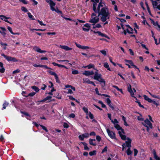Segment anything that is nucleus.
I'll return each mask as SVG.
<instances>
[{
  "mask_svg": "<svg viewBox=\"0 0 160 160\" xmlns=\"http://www.w3.org/2000/svg\"><path fill=\"white\" fill-rule=\"evenodd\" d=\"M105 4L101 2H99L97 8V12L98 13V16H100V20L103 22H105L104 25L108 23L107 20L109 19L110 14L108 8L104 6Z\"/></svg>",
  "mask_w": 160,
  "mask_h": 160,
  "instance_id": "obj_1",
  "label": "nucleus"
},
{
  "mask_svg": "<svg viewBox=\"0 0 160 160\" xmlns=\"http://www.w3.org/2000/svg\"><path fill=\"white\" fill-rule=\"evenodd\" d=\"M96 71L95 72V75L93 77V78L96 80L101 83L102 87H104L105 85V80L102 78V75L101 74L98 73V70L96 69Z\"/></svg>",
  "mask_w": 160,
  "mask_h": 160,
  "instance_id": "obj_2",
  "label": "nucleus"
},
{
  "mask_svg": "<svg viewBox=\"0 0 160 160\" xmlns=\"http://www.w3.org/2000/svg\"><path fill=\"white\" fill-rule=\"evenodd\" d=\"M98 15H97L95 13H92L91 15V19L89 21L90 23H92L93 25L98 22L99 21Z\"/></svg>",
  "mask_w": 160,
  "mask_h": 160,
  "instance_id": "obj_3",
  "label": "nucleus"
},
{
  "mask_svg": "<svg viewBox=\"0 0 160 160\" xmlns=\"http://www.w3.org/2000/svg\"><path fill=\"white\" fill-rule=\"evenodd\" d=\"M115 127L118 130H121L120 131H119L118 132L119 134L120 137L121 138V139L123 140H125L126 139V136L124 135V133L123 130L122 129H121V128L118 124L116 125L115 126Z\"/></svg>",
  "mask_w": 160,
  "mask_h": 160,
  "instance_id": "obj_4",
  "label": "nucleus"
},
{
  "mask_svg": "<svg viewBox=\"0 0 160 160\" xmlns=\"http://www.w3.org/2000/svg\"><path fill=\"white\" fill-rule=\"evenodd\" d=\"M128 92H129L131 96L132 97H134L136 98V99L137 100V98L135 97L134 96V92H136V90L134 88H133V90H132L131 88V86L130 84H128Z\"/></svg>",
  "mask_w": 160,
  "mask_h": 160,
  "instance_id": "obj_5",
  "label": "nucleus"
},
{
  "mask_svg": "<svg viewBox=\"0 0 160 160\" xmlns=\"http://www.w3.org/2000/svg\"><path fill=\"white\" fill-rule=\"evenodd\" d=\"M142 123L146 127H149L151 128H152V124L148 119L145 120L144 122H142Z\"/></svg>",
  "mask_w": 160,
  "mask_h": 160,
  "instance_id": "obj_6",
  "label": "nucleus"
},
{
  "mask_svg": "<svg viewBox=\"0 0 160 160\" xmlns=\"http://www.w3.org/2000/svg\"><path fill=\"white\" fill-rule=\"evenodd\" d=\"M107 132L109 136L112 139H116L115 134L113 132L111 131L109 129H107Z\"/></svg>",
  "mask_w": 160,
  "mask_h": 160,
  "instance_id": "obj_7",
  "label": "nucleus"
},
{
  "mask_svg": "<svg viewBox=\"0 0 160 160\" xmlns=\"http://www.w3.org/2000/svg\"><path fill=\"white\" fill-rule=\"evenodd\" d=\"M93 2V10L95 12H96L97 8H96V6L97 5V3L99 2V0H92Z\"/></svg>",
  "mask_w": 160,
  "mask_h": 160,
  "instance_id": "obj_8",
  "label": "nucleus"
},
{
  "mask_svg": "<svg viewBox=\"0 0 160 160\" xmlns=\"http://www.w3.org/2000/svg\"><path fill=\"white\" fill-rule=\"evenodd\" d=\"M127 140V141H126L125 142L127 147H128V148H130L131 147V144L132 141L131 139L129 138H126V139L125 140Z\"/></svg>",
  "mask_w": 160,
  "mask_h": 160,
  "instance_id": "obj_9",
  "label": "nucleus"
},
{
  "mask_svg": "<svg viewBox=\"0 0 160 160\" xmlns=\"http://www.w3.org/2000/svg\"><path fill=\"white\" fill-rule=\"evenodd\" d=\"M33 49L35 51L41 53H44L46 52V51L41 50L39 47L37 46H35L33 47Z\"/></svg>",
  "mask_w": 160,
  "mask_h": 160,
  "instance_id": "obj_10",
  "label": "nucleus"
},
{
  "mask_svg": "<svg viewBox=\"0 0 160 160\" xmlns=\"http://www.w3.org/2000/svg\"><path fill=\"white\" fill-rule=\"evenodd\" d=\"M89 137V134L88 133H85L80 135L78 137L81 140H83L85 138H87Z\"/></svg>",
  "mask_w": 160,
  "mask_h": 160,
  "instance_id": "obj_11",
  "label": "nucleus"
},
{
  "mask_svg": "<svg viewBox=\"0 0 160 160\" xmlns=\"http://www.w3.org/2000/svg\"><path fill=\"white\" fill-rule=\"evenodd\" d=\"M59 48L64 49L66 51H70L72 50V48H70L68 46L66 45H60L59 46Z\"/></svg>",
  "mask_w": 160,
  "mask_h": 160,
  "instance_id": "obj_12",
  "label": "nucleus"
},
{
  "mask_svg": "<svg viewBox=\"0 0 160 160\" xmlns=\"http://www.w3.org/2000/svg\"><path fill=\"white\" fill-rule=\"evenodd\" d=\"M0 18H1V19L4 20L5 22L12 24L11 23L7 20V19L10 18V17H7L3 15H0Z\"/></svg>",
  "mask_w": 160,
  "mask_h": 160,
  "instance_id": "obj_13",
  "label": "nucleus"
},
{
  "mask_svg": "<svg viewBox=\"0 0 160 160\" xmlns=\"http://www.w3.org/2000/svg\"><path fill=\"white\" fill-rule=\"evenodd\" d=\"M6 59L8 61H13L14 62H17L18 61V60L16 59L15 58L8 56H7Z\"/></svg>",
  "mask_w": 160,
  "mask_h": 160,
  "instance_id": "obj_14",
  "label": "nucleus"
},
{
  "mask_svg": "<svg viewBox=\"0 0 160 160\" xmlns=\"http://www.w3.org/2000/svg\"><path fill=\"white\" fill-rule=\"evenodd\" d=\"M83 75H85L86 76H88L94 74V72L93 71H85L82 73Z\"/></svg>",
  "mask_w": 160,
  "mask_h": 160,
  "instance_id": "obj_15",
  "label": "nucleus"
},
{
  "mask_svg": "<svg viewBox=\"0 0 160 160\" xmlns=\"http://www.w3.org/2000/svg\"><path fill=\"white\" fill-rule=\"evenodd\" d=\"M127 27V31L128 33H132L133 32V29L129 25L126 26Z\"/></svg>",
  "mask_w": 160,
  "mask_h": 160,
  "instance_id": "obj_16",
  "label": "nucleus"
},
{
  "mask_svg": "<svg viewBox=\"0 0 160 160\" xmlns=\"http://www.w3.org/2000/svg\"><path fill=\"white\" fill-rule=\"evenodd\" d=\"M152 152L153 154L154 158L156 160H160V158L157 155L155 150H153Z\"/></svg>",
  "mask_w": 160,
  "mask_h": 160,
  "instance_id": "obj_17",
  "label": "nucleus"
},
{
  "mask_svg": "<svg viewBox=\"0 0 160 160\" xmlns=\"http://www.w3.org/2000/svg\"><path fill=\"white\" fill-rule=\"evenodd\" d=\"M106 102L108 104V105L112 109L114 110V107L112 106L111 103V101L109 98H107L106 99Z\"/></svg>",
  "mask_w": 160,
  "mask_h": 160,
  "instance_id": "obj_18",
  "label": "nucleus"
},
{
  "mask_svg": "<svg viewBox=\"0 0 160 160\" xmlns=\"http://www.w3.org/2000/svg\"><path fill=\"white\" fill-rule=\"evenodd\" d=\"M143 97L144 99L148 101L149 102L151 103L152 102V100L149 98L148 96H147L146 95H143Z\"/></svg>",
  "mask_w": 160,
  "mask_h": 160,
  "instance_id": "obj_19",
  "label": "nucleus"
},
{
  "mask_svg": "<svg viewBox=\"0 0 160 160\" xmlns=\"http://www.w3.org/2000/svg\"><path fill=\"white\" fill-rule=\"evenodd\" d=\"M84 83H87L88 84H90L91 81H90L88 78H84L83 79Z\"/></svg>",
  "mask_w": 160,
  "mask_h": 160,
  "instance_id": "obj_20",
  "label": "nucleus"
},
{
  "mask_svg": "<svg viewBox=\"0 0 160 160\" xmlns=\"http://www.w3.org/2000/svg\"><path fill=\"white\" fill-rule=\"evenodd\" d=\"M52 98V97L51 96H48L45 98H44L43 99L40 100L41 102H45L46 101L49 100H50Z\"/></svg>",
  "mask_w": 160,
  "mask_h": 160,
  "instance_id": "obj_21",
  "label": "nucleus"
},
{
  "mask_svg": "<svg viewBox=\"0 0 160 160\" xmlns=\"http://www.w3.org/2000/svg\"><path fill=\"white\" fill-rule=\"evenodd\" d=\"M95 139H90L89 140V143L90 145L95 146L96 144L94 142H93L95 141Z\"/></svg>",
  "mask_w": 160,
  "mask_h": 160,
  "instance_id": "obj_22",
  "label": "nucleus"
},
{
  "mask_svg": "<svg viewBox=\"0 0 160 160\" xmlns=\"http://www.w3.org/2000/svg\"><path fill=\"white\" fill-rule=\"evenodd\" d=\"M85 68H88V69H90L91 68H94L95 67V66L94 64L90 63L87 66L85 67Z\"/></svg>",
  "mask_w": 160,
  "mask_h": 160,
  "instance_id": "obj_23",
  "label": "nucleus"
},
{
  "mask_svg": "<svg viewBox=\"0 0 160 160\" xmlns=\"http://www.w3.org/2000/svg\"><path fill=\"white\" fill-rule=\"evenodd\" d=\"M104 67L106 68L109 71H111V70L110 69V68L109 67V66L108 65V64L107 62H105L104 63Z\"/></svg>",
  "mask_w": 160,
  "mask_h": 160,
  "instance_id": "obj_24",
  "label": "nucleus"
},
{
  "mask_svg": "<svg viewBox=\"0 0 160 160\" xmlns=\"http://www.w3.org/2000/svg\"><path fill=\"white\" fill-rule=\"evenodd\" d=\"M9 105V103L7 102H5L3 104L2 109H6V107H7Z\"/></svg>",
  "mask_w": 160,
  "mask_h": 160,
  "instance_id": "obj_25",
  "label": "nucleus"
},
{
  "mask_svg": "<svg viewBox=\"0 0 160 160\" xmlns=\"http://www.w3.org/2000/svg\"><path fill=\"white\" fill-rule=\"evenodd\" d=\"M126 152L127 155H129L132 154V152L130 150V148H129L127 150Z\"/></svg>",
  "mask_w": 160,
  "mask_h": 160,
  "instance_id": "obj_26",
  "label": "nucleus"
},
{
  "mask_svg": "<svg viewBox=\"0 0 160 160\" xmlns=\"http://www.w3.org/2000/svg\"><path fill=\"white\" fill-rule=\"evenodd\" d=\"M82 143L83 144V145L84 146V149L85 150H89V148L87 146V144L85 142H82Z\"/></svg>",
  "mask_w": 160,
  "mask_h": 160,
  "instance_id": "obj_27",
  "label": "nucleus"
},
{
  "mask_svg": "<svg viewBox=\"0 0 160 160\" xmlns=\"http://www.w3.org/2000/svg\"><path fill=\"white\" fill-rule=\"evenodd\" d=\"M102 27V26L99 23H98L96 25H94L92 28H99Z\"/></svg>",
  "mask_w": 160,
  "mask_h": 160,
  "instance_id": "obj_28",
  "label": "nucleus"
},
{
  "mask_svg": "<svg viewBox=\"0 0 160 160\" xmlns=\"http://www.w3.org/2000/svg\"><path fill=\"white\" fill-rule=\"evenodd\" d=\"M32 88L36 92H38L39 90V89L36 86H33L32 87Z\"/></svg>",
  "mask_w": 160,
  "mask_h": 160,
  "instance_id": "obj_29",
  "label": "nucleus"
},
{
  "mask_svg": "<svg viewBox=\"0 0 160 160\" xmlns=\"http://www.w3.org/2000/svg\"><path fill=\"white\" fill-rule=\"evenodd\" d=\"M97 33L98 34L99 36H101L103 37L107 38V36L106 35L103 34L100 32L98 31V32H97Z\"/></svg>",
  "mask_w": 160,
  "mask_h": 160,
  "instance_id": "obj_30",
  "label": "nucleus"
},
{
  "mask_svg": "<svg viewBox=\"0 0 160 160\" xmlns=\"http://www.w3.org/2000/svg\"><path fill=\"white\" fill-rule=\"evenodd\" d=\"M112 87H113L114 88L117 89V90L118 91H120L122 93H123V92H122V89L119 88L118 87L116 86L113 85V86Z\"/></svg>",
  "mask_w": 160,
  "mask_h": 160,
  "instance_id": "obj_31",
  "label": "nucleus"
},
{
  "mask_svg": "<svg viewBox=\"0 0 160 160\" xmlns=\"http://www.w3.org/2000/svg\"><path fill=\"white\" fill-rule=\"evenodd\" d=\"M65 87L66 88H71V89L73 90L74 91H75V88L72 86L71 85H67L65 86Z\"/></svg>",
  "mask_w": 160,
  "mask_h": 160,
  "instance_id": "obj_32",
  "label": "nucleus"
},
{
  "mask_svg": "<svg viewBox=\"0 0 160 160\" xmlns=\"http://www.w3.org/2000/svg\"><path fill=\"white\" fill-rule=\"evenodd\" d=\"M49 4L51 7L54 6L55 4L52 0H49Z\"/></svg>",
  "mask_w": 160,
  "mask_h": 160,
  "instance_id": "obj_33",
  "label": "nucleus"
},
{
  "mask_svg": "<svg viewBox=\"0 0 160 160\" xmlns=\"http://www.w3.org/2000/svg\"><path fill=\"white\" fill-rule=\"evenodd\" d=\"M91 48L90 47L86 46H82L81 49H90Z\"/></svg>",
  "mask_w": 160,
  "mask_h": 160,
  "instance_id": "obj_34",
  "label": "nucleus"
},
{
  "mask_svg": "<svg viewBox=\"0 0 160 160\" xmlns=\"http://www.w3.org/2000/svg\"><path fill=\"white\" fill-rule=\"evenodd\" d=\"M82 109L83 111L85 112L87 114L88 113V109L86 107H84L82 108Z\"/></svg>",
  "mask_w": 160,
  "mask_h": 160,
  "instance_id": "obj_35",
  "label": "nucleus"
},
{
  "mask_svg": "<svg viewBox=\"0 0 160 160\" xmlns=\"http://www.w3.org/2000/svg\"><path fill=\"white\" fill-rule=\"evenodd\" d=\"M48 72L51 75L54 76V77H55L56 75H57L56 73H55V72H53L51 71H49Z\"/></svg>",
  "mask_w": 160,
  "mask_h": 160,
  "instance_id": "obj_36",
  "label": "nucleus"
},
{
  "mask_svg": "<svg viewBox=\"0 0 160 160\" xmlns=\"http://www.w3.org/2000/svg\"><path fill=\"white\" fill-rule=\"evenodd\" d=\"M36 94V92H32L29 93L28 95L26 96V97L30 96L32 97Z\"/></svg>",
  "mask_w": 160,
  "mask_h": 160,
  "instance_id": "obj_37",
  "label": "nucleus"
},
{
  "mask_svg": "<svg viewBox=\"0 0 160 160\" xmlns=\"http://www.w3.org/2000/svg\"><path fill=\"white\" fill-rule=\"evenodd\" d=\"M28 17L31 19L32 20H34L35 18H32L33 17V16L31 15V13L29 12L28 13Z\"/></svg>",
  "mask_w": 160,
  "mask_h": 160,
  "instance_id": "obj_38",
  "label": "nucleus"
},
{
  "mask_svg": "<svg viewBox=\"0 0 160 160\" xmlns=\"http://www.w3.org/2000/svg\"><path fill=\"white\" fill-rule=\"evenodd\" d=\"M21 10L25 12H28L27 9L24 7H22Z\"/></svg>",
  "mask_w": 160,
  "mask_h": 160,
  "instance_id": "obj_39",
  "label": "nucleus"
},
{
  "mask_svg": "<svg viewBox=\"0 0 160 160\" xmlns=\"http://www.w3.org/2000/svg\"><path fill=\"white\" fill-rule=\"evenodd\" d=\"M0 44L1 45L3 46H5V47L4 48V49H6V46H7V44L6 43H3L2 42H0Z\"/></svg>",
  "mask_w": 160,
  "mask_h": 160,
  "instance_id": "obj_40",
  "label": "nucleus"
},
{
  "mask_svg": "<svg viewBox=\"0 0 160 160\" xmlns=\"http://www.w3.org/2000/svg\"><path fill=\"white\" fill-rule=\"evenodd\" d=\"M42 128L46 132H48V131L47 128L44 126L42 125H40Z\"/></svg>",
  "mask_w": 160,
  "mask_h": 160,
  "instance_id": "obj_41",
  "label": "nucleus"
},
{
  "mask_svg": "<svg viewBox=\"0 0 160 160\" xmlns=\"http://www.w3.org/2000/svg\"><path fill=\"white\" fill-rule=\"evenodd\" d=\"M72 73L73 74H77L78 73V71L77 70H74L72 71Z\"/></svg>",
  "mask_w": 160,
  "mask_h": 160,
  "instance_id": "obj_42",
  "label": "nucleus"
},
{
  "mask_svg": "<svg viewBox=\"0 0 160 160\" xmlns=\"http://www.w3.org/2000/svg\"><path fill=\"white\" fill-rule=\"evenodd\" d=\"M88 115H89V117L91 119H92L93 118V115L92 114L91 112H89L88 113Z\"/></svg>",
  "mask_w": 160,
  "mask_h": 160,
  "instance_id": "obj_43",
  "label": "nucleus"
},
{
  "mask_svg": "<svg viewBox=\"0 0 160 160\" xmlns=\"http://www.w3.org/2000/svg\"><path fill=\"white\" fill-rule=\"evenodd\" d=\"M8 29L12 34H14V33L13 32L12 28L11 27L9 26L8 27Z\"/></svg>",
  "mask_w": 160,
  "mask_h": 160,
  "instance_id": "obj_44",
  "label": "nucleus"
},
{
  "mask_svg": "<svg viewBox=\"0 0 160 160\" xmlns=\"http://www.w3.org/2000/svg\"><path fill=\"white\" fill-rule=\"evenodd\" d=\"M100 52L104 56H106V51L104 50H101Z\"/></svg>",
  "mask_w": 160,
  "mask_h": 160,
  "instance_id": "obj_45",
  "label": "nucleus"
},
{
  "mask_svg": "<svg viewBox=\"0 0 160 160\" xmlns=\"http://www.w3.org/2000/svg\"><path fill=\"white\" fill-rule=\"evenodd\" d=\"M5 69L3 67H2L0 68V72L2 73H3L4 72Z\"/></svg>",
  "mask_w": 160,
  "mask_h": 160,
  "instance_id": "obj_46",
  "label": "nucleus"
},
{
  "mask_svg": "<svg viewBox=\"0 0 160 160\" xmlns=\"http://www.w3.org/2000/svg\"><path fill=\"white\" fill-rule=\"evenodd\" d=\"M38 22L39 23V24L41 25V26H46V24H44L42 22V21H40L39 20H38Z\"/></svg>",
  "mask_w": 160,
  "mask_h": 160,
  "instance_id": "obj_47",
  "label": "nucleus"
},
{
  "mask_svg": "<svg viewBox=\"0 0 160 160\" xmlns=\"http://www.w3.org/2000/svg\"><path fill=\"white\" fill-rule=\"evenodd\" d=\"M55 78L56 80V82L59 83H60V81L59 79L58 75H56L55 77Z\"/></svg>",
  "mask_w": 160,
  "mask_h": 160,
  "instance_id": "obj_48",
  "label": "nucleus"
},
{
  "mask_svg": "<svg viewBox=\"0 0 160 160\" xmlns=\"http://www.w3.org/2000/svg\"><path fill=\"white\" fill-rule=\"evenodd\" d=\"M96 139L98 142H100L101 140V138L99 136H97Z\"/></svg>",
  "mask_w": 160,
  "mask_h": 160,
  "instance_id": "obj_49",
  "label": "nucleus"
},
{
  "mask_svg": "<svg viewBox=\"0 0 160 160\" xmlns=\"http://www.w3.org/2000/svg\"><path fill=\"white\" fill-rule=\"evenodd\" d=\"M134 156H136L137 155L138 152V151L137 150V149H134Z\"/></svg>",
  "mask_w": 160,
  "mask_h": 160,
  "instance_id": "obj_50",
  "label": "nucleus"
},
{
  "mask_svg": "<svg viewBox=\"0 0 160 160\" xmlns=\"http://www.w3.org/2000/svg\"><path fill=\"white\" fill-rule=\"evenodd\" d=\"M75 115L74 114L71 113L69 115V117H70V118H75Z\"/></svg>",
  "mask_w": 160,
  "mask_h": 160,
  "instance_id": "obj_51",
  "label": "nucleus"
},
{
  "mask_svg": "<svg viewBox=\"0 0 160 160\" xmlns=\"http://www.w3.org/2000/svg\"><path fill=\"white\" fill-rule=\"evenodd\" d=\"M96 152L95 151H93L92 152H89V155L90 156H92V155H94L96 154L95 153Z\"/></svg>",
  "mask_w": 160,
  "mask_h": 160,
  "instance_id": "obj_52",
  "label": "nucleus"
},
{
  "mask_svg": "<svg viewBox=\"0 0 160 160\" xmlns=\"http://www.w3.org/2000/svg\"><path fill=\"white\" fill-rule=\"evenodd\" d=\"M67 90L68 91L67 93H73V92L72 91L71 89H68Z\"/></svg>",
  "mask_w": 160,
  "mask_h": 160,
  "instance_id": "obj_53",
  "label": "nucleus"
},
{
  "mask_svg": "<svg viewBox=\"0 0 160 160\" xmlns=\"http://www.w3.org/2000/svg\"><path fill=\"white\" fill-rule=\"evenodd\" d=\"M111 121L114 124L117 123L118 122L117 119H114L113 121L112 120Z\"/></svg>",
  "mask_w": 160,
  "mask_h": 160,
  "instance_id": "obj_54",
  "label": "nucleus"
},
{
  "mask_svg": "<svg viewBox=\"0 0 160 160\" xmlns=\"http://www.w3.org/2000/svg\"><path fill=\"white\" fill-rule=\"evenodd\" d=\"M75 45H76V46L78 47V48H81H81H82V45H81L80 44H78L76 42H75Z\"/></svg>",
  "mask_w": 160,
  "mask_h": 160,
  "instance_id": "obj_55",
  "label": "nucleus"
},
{
  "mask_svg": "<svg viewBox=\"0 0 160 160\" xmlns=\"http://www.w3.org/2000/svg\"><path fill=\"white\" fill-rule=\"evenodd\" d=\"M42 65H41V64L37 65L36 64H34L33 65V66L35 67H39L42 68Z\"/></svg>",
  "mask_w": 160,
  "mask_h": 160,
  "instance_id": "obj_56",
  "label": "nucleus"
},
{
  "mask_svg": "<svg viewBox=\"0 0 160 160\" xmlns=\"http://www.w3.org/2000/svg\"><path fill=\"white\" fill-rule=\"evenodd\" d=\"M63 126L64 128H68L69 127L68 124L66 123H64L63 124Z\"/></svg>",
  "mask_w": 160,
  "mask_h": 160,
  "instance_id": "obj_57",
  "label": "nucleus"
},
{
  "mask_svg": "<svg viewBox=\"0 0 160 160\" xmlns=\"http://www.w3.org/2000/svg\"><path fill=\"white\" fill-rule=\"evenodd\" d=\"M95 90L96 93V94H98V95H101V94L99 93V91L98 90V88H96L95 89Z\"/></svg>",
  "mask_w": 160,
  "mask_h": 160,
  "instance_id": "obj_58",
  "label": "nucleus"
},
{
  "mask_svg": "<svg viewBox=\"0 0 160 160\" xmlns=\"http://www.w3.org/2000/svg\"><path fill=\"white\" fill-rule=\"evenodd\" d=\"M19 1L25 4H27V2L25 0H19Z\"/></svg>",
  "mask_w": 160,
  "mask_h": 160,
  "instance_id": "obj_59",
  "label": "nucleus"
},
{
  "mask_svg": "<svg viewBox=\"0 0 160 160\" xmlns=\"http://www.w3.org/2000/svg\"><path fill=\"white\" fill-rule=\"evenodd\" d=\"M42 68H44L47 69H51L50 68L48 67L46 65H42Z\"/></svg>",
  "mask_w": 160,
  "mask_h": 160,
  "instance_id": "obj_60",
  "label": "nucleus"
},
{
  "mask_svg": "<svg viewBox=\"0 0 160 160\" xmlns=\"http://www.w3.org/2000/svg\"><path fill=\"white\" fill-rule=\"evenodd\" d=\"M20 72V70L18 69H17L15 71H14L13 72V73L15 74L16 73H18Z\"/></svg>",
  "mask_w": 160,
  "mask_h": 160,
  "instance_id": "obj_61",
  "label": "nucleus"
},
{
  "mask_svg": "<svg viewBox=\"0 0 160 160\" xmlns=\"http://www.w3.org/2000/svg\"><path fill=\"white\" fill-rule=\"evenodd\" d=\"M152 102L153 104L156 105L157 106L158 105V104L154 101L152 100V102Z\"/></svg>",
  "mask_w": 160,
  "mask_h": 160,
  "instance_id": "obj_62",
  "label": "nucleus"
},
{
  "mask_svg": "<svg viewBox=\"0 0 160 160\" xmlns=\"http://www.w3.org/2000/svg\"><path fill=\"white\" fill-rule=\"evenodd\" d=\"M5 31H4L3 32H2L0 31V33L4 37H5V35H6V33L5 32Z\"/></svg>",
  "mask_w": 160,
  "mask_h": 160,
  "instance_id": "obj_63",
  "label": "nucleus"
},
{
  "mask_svg": "<svg viewBox=\"0 0 160 160\" xmlns=\"http://www.w3.org/2000/svg\"><path fill=\"white\" fill-rule=\"evenodd\" d=\"M82 30L84 31L88 32L89 31V28H85L84 27H83Z\"/></svg>",
  "mask_w": 160,
  "mask_h": 160,
  "instance_id": "obj_64",
  "label": "nucleus"
}]
</instances>
